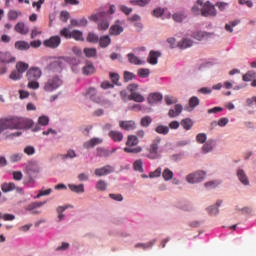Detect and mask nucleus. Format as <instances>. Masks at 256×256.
<instances>
[{"mask_svg": "<svg viewBox=\"0 0 256 256\" xmlns=\"http://www.w3.org/2000/svg\"><path fill=\"white\" fill-rule=\"evenodd\" d=\"M33 127V120L21 117H11L6 119H0V135L6 129H31Z\"/></svg>", "mask_w": 256, "mask_h": 256, "instance_id": "nucleus-1", "label": "nucleus"}, {"mask_svg": "<svg viewBox=\"0 0 256 256\" xmlns=\"http://www.w3.org/2000/svg\"><path fill=\"white\" fill-rule=\"evenodd\" d=\"M63 85V80L57 76H50L48 80L44 83L43 89L46 93H53V91L59 89Z\"/></svg>", "mask_w": 256, "mask_h": 256, "instance_id": "nucleus-2", "label": "nucleus"}, {"mask_svg": "<svg viewBox=\"0 0 256 256\" xmlns=\"http://www.w3.org/2000/svg\"><path fill=\"white\" fill-rule=\"evenodd\" d=\"M216 15H217V10L215 5H213L209 0L206 2L203 1L201 16L208 18V17H216Z\"/></svg>", "mask_w": 256, "mask_h": 256, "instance_id": "nucleus-3", "label": "nucleus"}, {"mask_svg": "<svg viewBox=\"0 0 256 256\" xmlns=\"http://www.w3.org/2000/svg\"><path fill=\"white\" fill-rule=\"evenodd\" d=\"M129 88H130L129 100H132L137 103H142L145 100L144 96H142L141 93L137 91L139 90L138 84H130Z\"/></svg>", "mask_w": 256, "mask_h": 256, "instance_id": "nucleus-4", "label": "nucleus"}, {"mask_svg": "<svg viewBox=\"0 0 256 256\" xmlns=\"http://www.w3.org/2000/svg\"><path fill=\"white\" fill-rule=\"evenodd\" d=\"M142 147L139 146V137L137 135L129 136V153H141Z\"/></svg>", "mask_w": 256, "mask_h": 256, "instance_id": "nucleus-5", "label": "nucleus"}, {"mask_svg": "<svg viewBox=\"0 0 256 256\" xmlns=\"http://www.w3.org/2000/svg\"><path fill=\"white\" fill-rule=\"evenodd\" d=\"M206 173L204 171H197L195 173L189 174L186 180L190 184H196L204 181Z\"/></svg>", "mask_w": 256, "mask_h": 256, "instance_id": "nucleus-6", "label": "nucleus"}, {"mask_svg": "<svg viewBox=\"0 0 256 256\" xmlns=\"http://www.w3.org/2000/svg\"><path fill=\"white\" fill-rule=\"evenodd\" d=\"M43 45L48 49H57L61 45V36H52L44 40Z\"/></svg>", "mask_w": 256, "mask_h": 256, "instance_id": "nucleus-7", "label": "nucleus"}, {"mask_svg": "<svg viewBox=\"0 0 256 256\" xmlns=\"http://www.w3.org/2000/svg\"><path fill=\"white\" fill-rule=\"evenodd\" d=\"M41 75H43V72L39 67H32L26 73L28 81H38V79H41Z\"/></svg>", "mask_w": 256, "mask_h": 256, "instance_id": "nucleus-8", "label": "nucleus"}, {"mask_svg": "<svg viewBox=\"0 0 256 256\" xmlns=\"http://www.w3.org/2000/svg\"><path fill=\"white\" fill-rule=\"evenodd\" d=\"M86 97H89L91 101H94V103H100V105H105V102L103 101V98L101 96L97 95V89L91 87L86 91L85 94Z\"/></svg>", "mask_w": 256, "mask_h": 256, "instance_id": "nucleus-9", "label": "nucleus"}, {"mask_svg": "<svg viewBox=\"0 0 256 256\" xmlns=\"http://www.w3.org/2000/svg\"><path fill=\"white\" fill-rule=\"evenodd\" d=\"M161 143V138L160 137H156L151 145H150V159H156V157H158V149H159V145Z\"/></svg>", "mask_w": 256, "mask_h": 256, "instance_id": "nucleus-10", "label": "nucleus"}, {"mask_svg": "<svg viewBox=\"0 0 256 256\" xmlns=\"http://www.w3.org/2000/svg\"><path fill=\"white\" fill-rule=\"evenodd\" d=\"M114 171L115 169L112 166L106 165L102 168H97L94 173L97 177H103L104 175H109Z\"/></svg>", "mask_w": 256, "mask_h": 256, "instance_id": "nucleus-11", "label": "nucleus"}, {"mask_svg": "<svg viewBox=\"0 0 256 256\" xmlns=\"http://www.w3.org/2000/svg\"><path fill=\"white\" fill-rule=\"evenodd\" d=\"M122 22L120 20H117L115 24H113L110 27L109 33L110 35H121V32L123 31V26H121Z\"/></svg>", "mask_w": 256, "mask_h": 256, "instance_id": "nucleus-12", "label": "nucleus"}, {"mask_svg": "<svg viewBox=\"0 0 256 256\" xmlns=\"http://www.w3.org/2000/svg\"><path fill=\"white\" fill-rule=\"evenodd\" d=\"M103 143V139L101 138H92L89 141H86L83 144L84 149H93V147H96V145H101Z\"/></svg>", "mask_w": 256, "mask_h": 256, "instance_id": "nucleus-13", "label": "nucleus"}, {"mask_svg": "<svg viewBox=\"0 0 256 256\" xmlns=\"http://www.w3.org/2000/svg\"><path fill=\"white\" fill-rule=\"evenodd\" d=\"M160 57L161 53L159 51H150L147 62L154 66L158 63V58Z\"/></svg>", "mask_w": 256, "mask_h": 256, "instance_id": "nucleus-14", "label": "nucleus"}, {"mask_svg": "<svg viewBox=\"0 0 256 256\" xmlns=\"http://www.w3.org/2000/svg\"><path fill=\"white\" fill-rule=\"evenodd\" d=\"M236 175L238 176V180H240V183H242V185L244 186L250 185L249 178L247 177L243 169H238V172Z\"/></svg>", "mask_w": 256, "mask_h": 256, "instance_id": "nucleus-15", "label": "nucleus"}, {"mask_svg": "<svg viewBox=\"0 0 256 256\" xmlns=\"http://www.w3.org/2000/svg\"><path fill=\"white\" fill-rule=\"evenodd\" d=\"M108 137H110V139H112V141H115V143H119V142L123 141V133L116 131V130H111L108 133Z\"/></svg>", "mask_w": 256, "mask_h": 256, "instance_id": "nucleus-16", "label": "nucleus"}, {"mask_svg": "<svg viewBox=\"0 0 256 256\" xmlns=\"http://www.w3.org/2000/svg\"><path fill=\"white\" fill-rule=\"evenodd\" d=\"M203 0H197L194 6L191 8V12L194 16L202 15Z\"/></svg>", "mask_w": 256, "mask_h": 256, "instance_id": "nucleus-17", "label": "nucleus"}, {"mask_svg": "<svg viewBox=\"0 0 256 256\" xmlns=\"http://www.w3.org/2000/svg\"><path fill=\"white\" fill-rule=\"evenodd\" d=\"M182 111H183V106L181 104H176L174 106V109L169 110L168 116L170 118H175V117L179 116Z\"/></svg>", "mask_w": 256, "mask_h": 256, "instance_id": "nucleus-18", "label": "nucleus"}, {"mask_svg": "<svg viewBox=\"0 0 256 256\" xmlns=\"http://www.w3.org/2000/svg\"><path fill=\"white\" fill-rule=\"evenodd\" d=\"M15 31L17 33H20V35H27V33H29V28L27 26H25V23L18 22L15 25Z\"/></svg>", "mask_w": 256, "mask_h": 256, "instance_id": "nucleus-19", "label": "nucleus"}, {"mask_svg": "<svg viewBox=\"0 0 256 256\" xmlns=\"http://www.w3.org/2000/svg\"><path fill=\"white\" fill-rule=\"evenodd\" d=\"M130 23L136 28L137 31H141L142 24H141V16L134 15L130 18Z\"/></svg>", "mask_w": 256, "mask_h": 256, "instance_id": "nucleus-20", "label": "nucleus"}, {"mask_svg": "<svg viewBox=\"0 0 256 256\" xmlns=\"http://www.w3.org/2000/svg\"><path fill=\"white\" fill-rule=\"evenodd\" d=\"M163 99V96L160 93H152L148 96L147 101L149 104H155L160 102Z\"/></svg>", "mask_w": 256, "mask_h": 256, "instance_id": "nucleus-21", "label": "nucleus"}, {"mask_svg": "<svg viewBox=\"0 0 256 256\" xmlns=\"http://www.w3.org/2000/svg\"><path fill=\"white\" fill-rule=\"evenodd\" d=\"M1 189H2L3 193H9L11 191H15V189H17V186H15V183H13V182L3 183L1 185Z\"/></svg>", "mask_w": 256, "mask_h": 256, "instance_id": "nucleus-22", "label": "nucleus"}, {"mask_svg": "<svg viewBox=\"0 0 256 256\" xmlns=\"http://www.w3.org/2000/svg\"><path fill=\"white\" fill-rule=\"evenodd\" d=\"M96 151L98 157H109L110 155H112V153H115L117 149H113V151H110L104 148H97Z\"/></svg>", "mask_w": 256, "mask_h": 256, "instance_id": "nucleus-23", "label": "nucleus"}, {"mask_svg": "<svg viewBox=\"0 0 256 256\" xmlns=\"http://www.w3.org/2000/svg\"><path fill=\"white\" fill-rule=\"evenodd\" d=\"M70 23H71L72 27H86L88 21H87L86 18H81V19H79V20H77V19H72V20L70 21Z\"/></svg>", "mask_w": 256, "mask_h": 256, "instance_id": "nucleus-24", "label": "nucleus"}, {"mask_svg": "<svg viewBox=\"0 0 256 256\" xmlns=\"http://www.w3.org/2000/svg\"><path fill=\"white\" fill-rule=\"evenodd\" d=\"M211 36L208 32H193L192 37L198 41L208 39Z\"/></svg>", "mask_w": 256, "mask_h": 256, "instance_id": "nucleus-25", "label": "nucleus"}, {"mask_svg": "<svg viewBox=\"0 0 256 256\" xmlns=\"http://www.w3.org/2000/svg\"><path fill=\"white\" fill-rule=\"evenodd\" d=\"M15 47L18 49V51H27V50L31 49V45L25 41H17L15 43Z\"/></svg>", "mask_w": 256, "mask_h": 256, "instance_id": "nucleus-26", "label": "nucleus"}, {"mask_svg": "<svg viewBox=\"0 0 256 256\" xmlns=\"http://www.w3.org/2000/svg\"><path fill=\"white\" fill-rule=\"evenodd\" d=\"M70 191H73V193H85V185H75V184H69L68 185Z\"/></svg>", "mask_w": 256, "mask_h": 256, "instance_id": "nucleus-27", "label": "nucleus"}, {"mask_svg": "<svg viewBox=\"0 0 256 256\" xmlns=\"http://www.w3.org/2000/svg\"><path fill=\"white\" fill-rule=\"evenodd\" d=\"M82 72L84 75H93V73H95V66H93L91 62H87L83 67Z\"/></svg>", "mask_w": 256, "mask_h": 256, "instance_id": "nucleus-28", "label": "nucleus"}, {"mask_svg": "<svg viewBox=\"0 0 256 256\" xmlns=\"http://www.w3.org/2000/svg\"><path fill=\"white\" fill-rule=\"evenodd\" d=\"M27 171L29 173H39V171H41V169L39 168V164H37V162H30L28 165H27Z\"/></svg>", "mask_w": 256, "mask_h": 256, "instance_id": "nucleus-29", "label": "nucleus"}, {"mask_svg": "<svg viewBox=\"0 0 256 256\" xmlns=\"http://www.w3.org/2000/svg\"><path fill=\"white\" fill-rule=\"evenodd\" d=\"M100 47L105 49V47H109L111 45V38L109 36H102L98 39Z\"/></svg>", "mask_w": 256, "mask_h": 256, "instance_id": "nucleus-30", "label": "nucleus"}, {"mask_svg": "<svg viewBox=\"0 0 256 256\" xmlns=\"http://www.w3.org/2000/svg\"><path fill=\"white\" fill-rule=\"evenodd\" d=\"M0 63H15V57H11L9 53L0 56Z\"/></svg>", "mask_w": 256, "mask_h": 256, "instance_id": "nucleus-31", "label": "nucleus"}, {"mask_svg": "<svg viewBox=\"0 0 256 256\" xmlns=\"http://www.w3.org/2000/svg\"><path fill=\"white\" fill-rule=\"evenodd\" d=\"M71 39H74L75 41H85V38H83V32H81V30H73Z\"/></svg>", "mask_w": 256, "mask_h": 256, "instance_id": "nucleus-32", "label": "nucleus"}, {"mask_svg": "<svg viewBox=\"0 0 256 256\" xmlns=\"http://www.w3.org/2000/svg\"><path fill=\"white\" fill-rule=\"evenodd\" d=\"M193 45L192 40H189V38H184L181 40V42L178 43V47L180 49H187Z\"/></svg>", "mask_w": 256, "mask_h": 256, "instance_id": "nucleus-33", "label": "nucleus"}, {"mask_svg": "<svg viewBox=\"0 0 256 256\" xmlns=\"http://www.w3.org/2000/svg\"><path fill=\"white\" fill-rule=\"evenodd\" d=\"M27 69H29V64H27L25 62H17L16 71H18L19 73H21L23 75V73H25V71H27Z\"/></svg>", "mask_w": 256, "mask_h": 256, "instance_id": "nucleus-34", "label": "nucleus"}, {"mask_svg": "<svg viewBox=\"0 0 256 256\" xmlns=\"http://www.w3.org/2000/svg\"><path fill=\"white\" fill-rule=\"evenodd\" d=\"M221 203H222V201H217L216 205H213V206L208 208L209 214L211 216L218 215V213H219V209L218 208L220 207Z\"/></svg>", "mask_w": 256, "mask_h": 256, "instance_id": "nucleus-35", "label": "nucleus"}, {"mask_svg": "<svg viewBox=\"0 0 256 256\" xmlns=\"http://www.w3.org/2000/svg\"><path fill=\"white\" fill-rule=\"evenodd\" d=\"M20 15H22L21 12L16 11V10H10L8 12V19H9V21H17V19H19Z\"/></svg>", "mask_w": 256, "mask_h": 256, "instance_id": "nucleus-36", "label": "nucleus"}, {"mask_svg": "<svg viewBox=\"0 0 256 256\" xmlns=\"http://www.w3.org/2000/svg\"><path fill=\"white\" fill-rule=\"evenodd\" d=\"M2 139H13L14 137H21L22 133L21 131H17L14 133L4 132Z\"/></svg>", "mask_w": 256, "mask_h": 256, "instance_id": "nucleus-37", "label": "nucleus"}, {"mask_svg": "<svg viewBox=\"0 0 256 256\" xmlns=\"http://www.w3.org/2000/svg\"><path fill=\"white\" fill-rule=\"evenodd\" d=\"M173 176H174V174L169 168L164 169V171L162 173V177L165 181L172 180Z\"/></svg>", "mask_w": 256, "mask_h": 256, "instance_id": "nucleus-38", "label": "nucleus"}, {"mask_svg": "<svg viewBox=\"0 0 256 256\" xmlns=\"http://www.w3.org/2000/svg\"><path fill=\"white\" fill-rule=\"evenodd\" d=\"M155 131H156L158 134L167 135V134L169 133V127H168V126H164V125H158V126L155 128Z\"/></svg>", "mask_w": 256, "mask_h": 256, "instance_id": "nucleus-39", "label": "nucleus"}, {"mask_svg": "<svg viewBox=\"0 0 256 256\" xmlns=\"http://www.w3.org/2000/svg\"><path fill=\"white\" fill-rule=\"evenodd\" d=\"M109 29V20H101L98 23V31H107Z\"/></svg>", "mask_w": 256, "mask_h": 256, "instance_id": "nucleus-40", "label": "nucleus"}, {"mask_svg": "<svg viewBox=\"0 0 256 256\" xmlns=\"http://www.w3.org/2000/svg\"><path fill=\"white\" fill-rule=\"evenodd\" d=\"M86 41H88V43H99V36L95 33L90 32L88 33Z\"/></svg>", "mask_w": 256, "mask_h": 256, "instance_id": "nucleus-41", "label": "nucleus"}, {"mask_svg": "<svg viewBox=\"0 0 256 256\" xmlns=\"http://www.w3.org/2000/svg\"><path fill=\"white\" fill-rule=\"evenodd\" d=\"M213 145H214L213 140H209L208 142H206L202 148L203 153H210V151H212L213 149Z\"/></svg>", "mask_w": 256, "mask_h": 256, "instance_id": "nucleus-42", "label": "nucleus"}, {"mask_svg": "<svg viewBox=\"0 0 256 256\" xmlns=\"http://www.w3.org/2000/svg\"><path fill=\"white\" fill-rule=\"evenodd\" d=\"M72 31L69 28L64 27L60 30V36L64 37V39H71Z\"/></svg>", "mask_w": 256, "mask_h": 256, "instance_id": "nucleus-43", "label": "nucleus"}, {"mask_svg": "<svg viewBox=\"0 0 256 256\" xmlns=\"http://www.w3.org/2000/svg\"><path fill=\"white\" fill-rule=\"evenodd\" d=\"M137 75L140 78H147L150 75V70L146 68H141L137 71Z\"/></svg>", "mask_w": 256, "mask_h": 256, "instance_id": "nucleus-44", "label": "nucleus"}, {"mask_svg": "<svg viewBox=\"0 0 256 256\" xmlns=\"http://www.w3.org/2000/svg\"><path fill=\"white\" fill-rule=\"evenodd\" d=\"M181 125L184 127V129L190 130L193 126V121L189 118H186L181 121Z\"/></svg>", "mask_w": 256, "mask_h": 256, "instance_id": "nucleus-45", "label": "nucleus"}, {"mask_svg": "<svg viewBox=\"0 0 256 256\" xmlns=\"http://www.w3.org/2000/svg\"><path fill=\"white\" fill-rule=\"evenodd\" d=\"M255 78H256V73L253 71H249L248 73H246V75L242 77V80H244V82H250Z\"/></svg>", "mask_w": 256, "mask_h": 256, "instance_id": "nucleus-46", "label": "nucleus"}, {"mask_svg": "<svg viewBox=\"0 0 256 256\" xmlns=\"http://www.w3.org/2000/svg\"><path fill=\"white\" fill-rule=\"evenodd\" d=\"M28 81H29L27 84L28 89H33L34 91L39 89L40 87L39 81L37 80H28Z\"/></svg>", "mask_w": 256, "mask_h": 256, "instance_id": "nucleus-47", "label": "nucleus"}, {"mask_svg": "<svg viewBox=\"0 0 256 256\" xmlns=\"http://www.w3.org/2000/svg\"><path fill=\"white\" fill-rule=\"evenodd\" d=\"M129 62L135 65H142L144 64L143 61H141L139 58H137V56L133 55V54H129Z\"/></svg>", "mask_w": 256, "mask_h": 256, "instance_id": "nucleus-48", "label": "nucleus"}, {"mask_svg": "<svg viewBox=\"0 0 256 256\" xmlns=\"http://www.w3.org/2000/svg\"><path fill=\"white\" fill-rule=\"evenodd\" d=\"M84 54L86 55V57H95V55H97V49L84 48Z\"/></svg>", "mask_w": 256, "mask_h": 256, "instance_id": "nucleus-49", "label": "nucleus"}, {"mask_svg": "<svg viewBox=\"0 0 256 256\" xmlns=\"http://www.w3.org/2000/svg\"><path fill=\"white\" fill-rule=\"evenodd\" d=\"M21 77H23V74L17 70L12 71L10 74V79H12V81H19Z\"/></svg>", "mask_w": 256, "mask_h": 256, "instance_id": "nucleus-50", "label": "nucleus"}, {"mask_svg": "<svg viewBox=\"0 0 256 256\" xmlns=\"http://www.w3.org/2000/svg\"><path fill=\"white\" fill-rule=\"evenodd\" d=\"M150 2V0H131L130 3L134 6H140V7H144L146 6L148 3Z\"/></svg>", "mask_w": 256, "mask_h": 256, "instance_id": "nucleus-51", "label": "nucleus"}, {"mask_svg": "<svg viewBox=\"0 0 256 256\" xmlns=\"http://www.w3.org/2000/svg\"><path fill=\"white\" fill-rule=\"evenodd\" d=\"M143 163L141 160H136L133 164V168L136 172L143 173Z\"/></svg>", "mask_w": 256, "mask_h": 256, "instance_id": "nucleus-52", "label": "nucleus"}, {"mask_svg": "<svg viewBox=\"0 0 256 256\" xmlns=\"http://www.w3.org/2000/svg\"><path fill=\"white\" fill-rule=\"evenodd\" d=\"M21 159H23V154H21V153L12 154L10 156L11 163H17V162L21 161Z\"/></svg>", "mask_w": 256, "mask_h": 256, "instance_id": "nucleus-53", "label": "nucleus"}, {"mask_svg": "<svg viewBox=\"0 0 256 256\" xmlns=\"http://www.w3.org/2000/svg\"><path fill=\"white\" fill-rule=\"evenodd\" d=\"M77 154L73 150H68L66 154L61 155L62 159H75Z\"/></svg>", "mask_w": 256, "mask_h": 256, "instance_id": "nucleus-54", "label": "nucleus"}, {"mask_svg": "<svg viewBox=\"0 0 256 256\" xmlns=\"http://www.w3.org/2000/svg\"><path fill=\"white\" fill-rule=\"evenodd\" d=\"M199 104H200V100H199L198 97L193 96V97L190 98V100H189V106H190L191 108H195V107H197Z\"/></svg>", "mask_w": 256, "mask_h": 256, "instance_id": "nucleus-55", "label": "nucleus"}, {"mask_svg": "<svg viewBox=\"0 0 256 256\" xmlns=\"http://www.w3.org/2000/svg\"><path fill=\"white\" fill-rule=\"evenodd\" d=\"M185 18H186V15L184 13L173 14V20L178 23H181Z\"/></svg>", "mask_w": 256, "mask_h": 256, "instance_id": "nucleus-56", "label": "nucleus"}, {"mask_svg": "<svg viewBox=\"0 0 256 256\" xmlns=\"http://www.w3.org/2000/svg\"><path fill=\"white\" fill-rule=\"evenodd\" d=\"M39 125H42L43 127H47L49 125V117L47 116H40L38 118Z\"/></svg>", "mask_w": 256, "mask_h": 256, "instance_id": "nucleus-57", "label": "nucleus"}, {"mask_svg": "<svg viewBox=\"0 0 256 256\" xmlns=\"http://www.w3.org/2000/svg\"><path fill=\"white\" fill-rule=\"evenodd\" d=\"M115 9H116L115 5H110L109 10L107 12H104L106 13L104 15V19H111L110 15H114Z\"/></svg>", "mask_w": 256, "mask_h": 256, "instance_id": "nucleus-58", "label": "nucleus"}, {"mask_svg": "<svg viewBox=\"0 0 256 256\" xmlns=\"http://www.w3.org/2000/svg\"><path fill=\"white\" fill-rule=\"evenodd\" d=\"M228 5H229V3H227V2H222V1L217 2V3L215 4V6L218 7V9H219L221 12L226 11V9L228 8Z\"/></svg>", "mask_w": 256, "mask_h": 256, "instance_id": "nucleus-59", "label": "nucleus"}, {"mask_svg": "<svg viewBox=\"0 0 256 256\" xmlns=\"http://www.w3.org/2000/svg\"><path fill=\"white\" fill-rule=\"evenodd\" d=\"M96 189H98V191H105V189H107V183L103 180H99L96 184Z\"/></svg>", "mask_w": 256, "mask_h": 256, "instance_id": "nucleus-60", "label": "nucleus"}, {"mask_svg": "<svg viewBox=\"0 0 256 256\" xmlns=\"http://www.w3.org/2000/svg\"><path fill=\"white\" fill-rule=\"evenodd\" d=\"M164 100L167 105L176 104L178 102V100L175 97L169 95H166Z\"/></svg>", "mask_w": 256, "mask_h": 256, "instance_id": "nucleus-61", "label": "nucleus"}, {"mask_svg": "<svg viewBox=\"0 0 256 256\" xmlns=\"http://www.w3.org/2000/svg\"><path fill=\"white\" fill-rule=\"evenodd\" d=\"M41 33H43V31L40 28L34 27L31 31L30 37L31 39H35V37L41 35Z\"/></svg>", "mask_w": 256, "mask_h": 256, "instance_id": "nucleus-62", "label": "nucleus"}, {"mask_svg": "<svg viewBox=\"0 0 256 256\" xmlns=\"http://www.w3.org/2000/svg\"><path fill=\"white\" fill-rule=\"evenodd\" d=\"M151 122H152L151 117L146 116V117H143V118L141 119L140 124H141V126H143V127H147V126H149V124H150Z\"/></svg>", "mask_w": 256, "mask_h": 256, "instance_id": "nucleus-63", "label": "nucleus"}, {"mask_svg": "<svg viewBox=\"0 0 256 256\" xmlns=\"http://www.w3.org/2000/svg\"><path fill=\"white\" fill-rule=\"evenodd\" d=\"M196 140L203 144L205 141H207V135L205 133H199L196 137Z\"/></svg>", "mask_w": 256, "mask_h": 256, "instance_id": "nucleus-64", "label": "nucleus"}]
</instances>
